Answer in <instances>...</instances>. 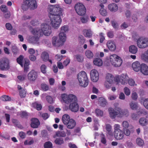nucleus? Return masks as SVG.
Listing matches in <instances>:
<instances>
[{"label":"nucleus","instance_id":"1","mask_svg":"<svg viewBox=\"0 0 148 148\" xmlns=\"http://www.w3.org/2000/svg\"><path fill=\"white\" fill-rule=\"evenodd\" d=\"M77 78L80 86L86 87L88 84V79L86 72L82 71L77 75Z\"/></svg>","mask_w":148,"mask_h":148},{"label":"nucleus","instance_id":"2","mask_svg":"<svg viewBox=\"0 0 148 148\" xmlns=\"http://www.w3.org/2000/svg\"><path fill=\"white\" fill-rule=\"evenodd\" d=\"M49 17L51 21V24L52 26L55 29H57L60 26L62 20L59 15H55L49 14Z\"/></svg>","mask_w":148,"mask_h":148},{"label":"nucleus","instance_id":"3","mask_svg":"<svg viewBox=\"0 0 148 148\" xmlns=\"http://www.w3.org/2000/svg\"><path fill=\"white\" fill-rule=\"evenodd\" d=\"M62 98L63 101L67 104H70L77 102L76 96L72 94H70L68 95H63L62 96Z\"/></svg>","mask_w":148,"mask_h":148},{"label":"nucleus","instance_id":"4","mask_svg":"<svg viewBox=\"0 0 148 148\" xmlns=\"http://www.w3.org/2000/svg\"><path fill=\"white\" fill-rule=\"evenodd\" d=\"M62 11L61 8L58 5H51L48 8V11L51 14L60 16L62 15Z\"/></svg>","mask_w":148,"mask_h":148},{"label":"nucleus","instance_id":"5","mask_svg":"<svg viewBox=\"0 0 148 148\" xmlns=\"http://www.w3.org/2000/svg\"><path fill=\"white\" fill-rule=\"evenodd\" d=\"M137 44L140 48L144 49L148 47V38L140 37L137 40Z\"/></svg>","mask_w":148,"mask_h":148},{"label":"nucleus","instance_id":"6","mask_svg":"<svg viewBox=\"0 0 148 148\" xmlns=\"http://www.w3.org/2000/svg\"><path fill=\"white\" fill-rule=\"evenodd\" d=\"M110 61L112 64L115 67H119L122 63L121 58L116 54H113L110 57Z\"/></svg>","mask_w":148,"mask_h":148},{"label":"nucleus","instance_id":"7","mask_svg":"<svg viewBox=\"0 0 148 148\" xmlns=\"http://www.w3.org/2000/svg\"><path fill=\"white\" fill-rule=\"evenodd\" d=\"M75 10L79 15H84L86 12V9L82 3H77L75 6Z\"/></svg>","mask_w":148,"mask_h":148},{"label":"nucleus","instance_id":"8","mask_svg":"<svg viewBox=\"0 0 148 148\" xmlns=\"http://www.w3.org/2000/svg\"><path fill=\"white\" fill-rule=\"evenodd\" d=\"M9 61L8 59L3 58L0 60V69L2 71H6L10 69Z\"/></svg>","mask_w":148,"mask_h":148},{"label":"nucleus","instance_id":"9","mask_svg":"<svg viewBox=\"0 0 148 148\" xmlns=\"http://www.w3.org/2000/svg\"><path fill=\"white\" fill-rule=\"evenodd\" d=\"M41 28L43 34L45 36H49L51 33V27L47 24L42 23L41 25Z\"/></svg>","mask_w":148,"mask_h":148},{"label":"nucleus","instance_id":"10","mask_svg":"<svg viewBox=\"0 0 148 148\" xmlns=\"http://www.w3.org/2000/svg\"><path fill=\"white\" fill-rule=\"evenodd\" d=\"M115 110L118 111V117L121 118L124 116L127 117L129 115V112L127 109L122 110L119 107H116Z\"/></svg>","mask_w":148,"mask_h":148},{"label":"nucleus","instance_id":"11","mask_svg":"<svg viewBox=\"0 0 148 148\" xmlns=\"http://www.w3.org/2000/svg\"><path fill=\"white\" fill-rule=\"evenodd\" d=\"M37 77V73L33 70L30 72L27 75V79L30 82L34 81Z\"/></svg>","mask_w":148,"mask_h":148},{"label":"nucleus","instance_id":"12","mask_svg":"<svg viewBox=\"0 0 148 148\" xmlns=\"http://www.w3.org/2000/svg\"><path fill=\"white\" fill-rule=\"evenodd\" d=\"M91 78L94 82H97L99 79V74L97 71L93 69L90 72Z\"/></svg>","mask_w":148,"mask_h":148},{"label":"nucleus","instance_id":"13","mask_svg":"<svg viewBox=\"0 0 148 148\" xmlns=\"http://www.w3.org/2000/svg\"><path fill=\"white\" fill-rule=\"evenodd\" d=\"M32 33L34 36L39 38L43 34L41 29L39 28L33 29L32 30Z\"/></svg>","mask_w":148,"mask_h":148},{"label":"nucleus","instance_id":"14","mask_svg":"<svg viewBox=\"0 0 148 148\" xmlns=\"http://www.w3.org/2000/svg\"><path fill=\"white\" fill-rule=\"evenodd\" d=\"M129 77L126 74H122L121 75L119 78V82L123 85H125L127 84Z\"/></svg>","mask_w":148,"mask_h":148},{"label":"nucleus","instance_id":"15","mask_svg":"<svg viewBox=\"0 0 148 148\" xmlns=\"http://www.w3.org/2000/svg\"><path fill=\"white\" fill-rule=\"evenodd\" d=\"M41 57L42 60L44 62L49 61L51 64L52 63V61L49 59V56L48 53L46 51L43 52L41 55Z\"/></svg>","mask_w":148,"mask_h":148},{"label":"nucleus","instance_id":"16","mask_svg":"<svg viewBox=\"0 0 148 148\" xmlns=\"http://www.w3.org/2000/svg\"><path fill=\"white\" fill-rule=\"evenodd\" d=\"M40 125V121L37 118H33L32 119L31 126L32 128H37Z\"/></svg>","mask_w":148,"mask_h":148},{"label":"nucleus","instance_id":"17","mask_svg":"<svg viewBox=\"0 0 148 148\" xmlns=\"http://www.w3.org/2000/svg\"><path fill=\"white\" fill-rule=\"evenodd\" d=\"M59 39L56 36H53L52 38V43L55 46L58 47L63 45Z\"/></svg>","mask_w":148,"mask_h":148},{"label":"nucleus","instance_id":"18","mask_svg":"<svg viewBox=\"0 0 148 148\" xmlns=\"http://www.w3.org/2000/svg\"><path fill=\"white\" fill-rule=\"evenodd\" d=\"M69 108L71 111L76 112H77L79 109V106L77 102L70 104Z\"/></svg>","mask_w":148,"mask_h":148},{"label":"nucleus","instance_id":"19","mask_svg":"<svg viewBox=\"0 0 148 148\" xmlns=\"http://www.w3.org/2000/svg\"><path fill=\"white\" fill-rule=\"evenodd\" d=\"M39 38L37 37L34 36H29L28 38V42L33 44H38Z\"/></svg>","mask_w":148,"mask_h":148},{"label":"nucleus","instance_id":"20","mask_svg":"<svg viewBox=\"0 0 148 148\" xmlns=\"http://www.w3.org/2000/svg\"><path fill=\"white\" fill-rule=\"evenodd\" d=\"M29 1V6L31 10L36 9L38 6L37 1L36 0H28Z\"/></svg>","mask_w":148,"mask_h":148},{"label":"nucleus","instance_id":"21","mask_svg":"<svg viewBox=\"0 0 148 148\" xmlns=\"http://www.w3.org/2000/svg\"><path fill=\"white\" fill-rule=\"evenodd\" d=\"M142 64L137 61H136L133 63L132 64V67L133 70L136 71L138 72L140 70Z\"/></svg>","mask_w":148,"mask_h":148},{"label":"nucleus","instance_id":"22","mask_svg":"<svg viewBox=\"0 0 148 148\" xmlns=\"http://www.w3.org/2000/svg\"><path fill=\"white\" fill-rule=\"evenodd\" d=\"M107 45L109 49L111 51H113L116 49L115 44L113 41H108L107 43Z\"/></svg>","mask_w":148,"mask_h":148},{"label":"nucleus","instance_id":"23","mask_svg":"<svg viewBox=\"0 0 148 148\" xmlns=\"http://www.w3.org/2000/svg\"><path fill=\"white\" fill-rule=\"evenodd\" d=\"M67 123L65 125L68 129H73L76 125L75 121L72 119H71V120Z\"/></svg>","mask_w":148,"mask_h":148},{"label":"nucleus","instance_id":"24","mask_svg":"<svg viewBox=\"0 0 148 148\" xmlns=\"http://www.w3.org/2000/svg\"><path fill=\"white\" fill-rule=\"evenodd\" d=\"M140 70L143 74L146 75H148V66L145 64H142Z\"/></svg>","mask_w":148,"mask_h":148},{"label":"nucleus","instance_id":"25","mask_svg":"<svg viewBox=\"0 0 148 148\" xmlns=\"http://www.w3.org/2000/svg\"><path fill=\"white\" fill-rule=\"evenodd\" d=\"M114 136L115 138L118 140H121L123 138L124 134L122 131L114 133Z\"/></svg>","mask_w":148,"mask_h":148},{"label":"nucleus","instance_id":"26","mask_svg":"<svg viewBox=\"0 0 148 148\" xmlns=\"http://www.w3.org/2000/svg\"><path fill=\"white\" fill-rule=\"evenodd\" d=\"M99 103L101 107H105L108 104L106 100L104 98L101 97L99 99Z\"/></svg>","mask_w":148,"mask_h":148},{"label":"nucleus","instance_id":"27","mask_svg":"<svg viewBox=\"0 0 148 148\" xmlns=\"http://www.w3.org/2000/svg\"><path fill=\"white\" fill-rule=\"evenodd\" d=\"M71 120L69 116L67 114H64L62 116V121L63 123L65 125L67 124Z\"/></svg>","mask_w":148,"mask_h":148},{"label":"nucleus","instance_id":"28","mask_svg":"<svg viewBox=\"0 0 148 148\" xmlns=\"http://www.w3.org/2000/svg\"><path fill=\"white\" fill-rule=\"evenodd\" d=\"M109 10L111 11L115 12L117 10L118 7L116 4L114 3H112L108 5Z\"/></svg>","mask_w":148,"mask_h":148},{"label":"nucleus","instance_id":"29","mask_svg":"<svg viewBox=\"0 0 148 148\" xmlns=\"http://www.w3.org/2000/svg\"><path fill=\"white\" fill-rule=\"evenodd\" d=\"M29 1L28 0H23V3L21 5V8L24 10H27L29 8Z\"/></svg>","mask_w":148,"mask_h":148},{"label":"nucleus","instance_id":"30","mask_svg":"<svg viewBox=\"0 0 148 148\" xmlns=\"http://www.w3.org/2000/svg\"><path fill=\"white\" fill-rule=\"evenodd\" d=\"M139 123L142 126H146L148 124V120L144 117H142L140 119Z\"/></svg>","mask_w":148,"mask_h":148},{"label":"nucleus","instance_id":"31","mask_svg":"<svg viewBox=\"0 0 148 148\" xmlns=\"http://www.w3.org/2000/svg\"><path fill=\"white\" fill-rule=\"evenodd\" d=\"M83 34L86 37L90 38L92 36V32L90 29H84L83 31Z\"/></svg>","mask_w":148,"mask_h":148},{"label":"nucleus","instance_id":"32","mask_svg":"<svg viewBox=\"0 0 148 148\" xmlns=\"http://www.w3.org/2000/svg\"><path fill=\"white\" fill-rule=\"evenodd\" d=\"M118 111L115 110V108L114 110H111L110 112V117L112 119H114L116 116L118 117L119 115Z\"/></svg>","mask_w":148,"mask_h":148},{"label":"nucleus","instance_id":"33","mask_svg":"<svg viewBox=\"0 0 148 148\" xmlns=\"http://www.w3.org/2000/svg\"><path fill=\"white\" fill-rule=\"evenodd\" d=\"M24 63L23 66L24 67V71H28L29 69V61L27 58H25L24 60Z\"/></svg>","mask_w":148,"mask_h":148},{"label":"nucleus","instance_id":"34","mask_svg":"<svg viewBox=\"0 0 148 148\" xmlns=\"http://www.w3.org/2000/svg\"><path fill=\"white\" fill-rule=\"evenodd\" d=\"M129 105L130 108L132 110H136L138 107V103L133 101L130 103Z\"/></svg>","mask_w":148,"mask_h":148},{"label":"nucleus","instance_id":"35","mask_svg":"<svg viewBox=\"0 0 148 148\" xmlns=\"http://www.w3.org/2000/svg\"><path fill=\"white\" fill-rule=\"evenodd\" d=\"M59 39L61 42H62L63 44L66 39V34H64V33H62V32H60L59 34Z\"/></svg>","mask_w":148,"mask_h":148},{"label":"nucleus","instance_id":"36","mask_svg":"<svg viewBox=\"0 0 148 148\" xmlns=\"http://www.w3.org/2000/svg\"><path fill=\"white\" fill-rule=\"evenodd\" d=\"M141 59L144 61L148 62V49L144 53L141 55Z\"/></svg>","mask_w":148,"mask_h":148},{"label":"nucleus","instance_id":"37","mask_svg":"<svg viewBox=\"0 0 148 148\" xmlns=\"http://www.w3.org/2000/svg\"><path fill=\"white\" fill-rule=\"evenodd\" d=\"M137 47L134 45H132L129 47V51L130 52L133 54H135L137 51Z\"/></svg>","mask_w":148,"mask_h":148},{"label":"nucleus","instance_id":"38","mask_svg":"<svg viewBox=\"0 0 148 148\" xmlns=\"http://www.w3.org/2000/svg\"><path fill=\"white\" fill-rule=\"evenodd\" d=\"M93 63L96 65L100 66L102 64V61L100 59L97 58L93 60Z\"/></svg>","mask_w":148,"mask_h":148},{"label":"nucleus","instance_id":"39","mask_svg":"<svg viewBox=\"0 0 148 148\" xmlns=\"http://www.w3.org/2000/svg\"><path fill=\"white\" fill-rule=\"evenodd\" d=\"M12 53L15 55H17L19 53V50L15 45H12Z\"/></svg>","mask_w":148,"mask_h":148},{"label":"nucleus","instance_id":"40","mask_svg":"<svg viewBox=\"0 0 148 148\" xmlns=\"http://www.w3.org/2000/svg\"><path fill=\"white\" fill-rule=\"evenodd\" d=\"M54 143L56 145H61L64 143L63 139L61 138H57L54 140Z\"/></svg>","mask_w":148,"mask_h":148},{"label":"nucleus","instance_id":"41","mask_svg":"<svg viewBox=\"0 0 148 148\" xmlns=\"http://www.w3.org/2000/svg\"><path fill=\"white\" fill-rule=\"evenodd\" d=\"M75 60L79 62H82L84 58L83 56L81 55L77 54L74 56Z\"/></svg>","mask_w":148,"mask_h":148},{"label":"nucleus","instance_id":"42","mask_svg":"<svg viewBox=\"0 0 148 148\" xmlns=\"http://www.w3.org/2000/svg\"><path fill=\"white\" fill-rule=\"evenodd\" d=\"M23 56L22 55H20L16 59L17 62L22 67L23 66Z\"/></svg>","mask_w":148,"mask_h":148},{"label":"nucleus","instance_id":"43","mask_svg":"<svg viewBox=\"0 0 148 148\" xmlns=\"http://www.w3.org/2000/svg\"><path fill=\"white\" fill-rule=\"evenodd\" d=\"M106 81L112 83L113 81V77L110 73H108L106 76Z\"/></svg>","mask_w":148,"mask_h":148},{"label":"nucleus","instance_id":"44","mask_svg":"<svg viewBox=\"0 0 148 148\" xmlns=\"http://www.w3.org/2000/svg\"><path fill=\"white\" fill-rule=\"evenodd\" d=\"M85 55L88 58H91L93 56L92 52L90 50H87L86 51Z\"/></svg>","mask_w":148,"mask_h":148},{"label":"nucleus","instance_id":"45","mask_svg":"<svg viewBox=\"0 0 148 148\" xmlns=\"http://www.w3.org/2000/svg\"><path fill=\"white\" fill-rule=\"evenodd\" d=\"M136 143L139 146H143L144 144L143 140L141 138H137L136 140Z\"/></svg>","mask_w":148,"mask_h":148},{"label":"nucleus","instance_id":"46","mask_svg":"<svg viewBox=\"0 0 148 148\" xmlns=\"http://www.w3.org/2000/svg\"><path fill=\"white\" fill-rule=\"evenodd\" d=\"M56 135L58 137H65L66 136L65 132L64 131H59L56 132Z\"/></svg>","mask_w":148,"mask_h":148},{"label":"nucleus","instance_id":"47","mask_svg":"<svg viewBox=\"0 0 148 148\" xmlns=\"http://www.w3.org/2000/svg\"><path fill=\"white\" fill-rule=\"evenodd\" d=\"M107 131L108 132V134L111 136L113 135V133L112 131V127L110 124H107L106 126Z\"/></svg>","mask_w":148,"mask_h":148},{"label":"nucleus","instance_id":"48","mask_svg":"<svg viewBox=\"0 0 148 148\" xmlns=\"http://www.w3.org/2000/svg\"><path fill=\"white\" fill-rule=\"evenodd\" d=\"M68 26L67 25H64L60 28V32L66 34V33L68 32Z\"/></svg>","mask_w":148,"mask_h":148},{"label":"nucleus","instance_id":"49","mask_svg":"<svg viewBox=\"0 0 148 148\" xmlns=\"http://www.w3.org/2000/svg\"><path fill=\"white\" fill-rule=\"evenodd\" d=\"M112 26L115 29H117L119 27V24L115 20H112L110 21Z\"/></svg>","mask_w":148,"mask_h":148},{"label":"nucleus","instance_id":"50","mask_svg":"<svg viewBox=\"0 0 148 148\" xmlns=\"http://www.w3.org/2000/svg\"><path fill=\"white\" fill-rule=\"evenodd\" d=\"M12 123L14 124L15 126L20 128H22V126L19 124V123L17 120L12 119Z\"/></svg>","mask_w":148,"mask_h":148},{"label":"nucleus","instance_id":"51","mask_svg":"<svg viewBox=\"0 0 148 148\" xmlns=\"http://www.w3.org/2000/svg\"><path fill=\"white\" fill-rule=\"evenodd\" d=\"M41 87L42 89L45 91H47L49 89V86L44 83H42L41 84Z\"/></svg>","mask_w":148,"mask_h":148},{"label":"nucleus","instance_id":"52","mask_svg":"<svg viewBox=\"0 0 148 148\" xmlns=\"http://www.w3.org/2000/svg\"><path fill=\"white\" fill-rule=\"evenodd\" d=\"M33 106L36 108L37 110H41L42 106L41 104L35 102L32 104Z\"/></svg>","mask_w":148,"mask_h":148},{"label":"nucleus","instance_id":"53","mask_svg":"<svg viewBox=\"0 0 148 148\" xmlns=\"http://www.w3.org/2000/svg\"><path fill=\"white\" fill-rule=\"evenodd\" d=\"M137 113L138 115L143 114L144 115H147L148 116V112L146 111L145 110L140 108L137 112Z\"/></svg>","mask_w":148,"mask_h":148},{"label":"nucleus","instance_id":"54","mask_svg":"<svg viewBox=\"0 0 148 148\" xmlns=\"http://www.w3.org/2000/svg\"><path fill=\"white\" fill-rule=\"evenodd\" d=\"M129 125V124L128 122L125 121H123L121 124V125L123 128V130H124L125 129H126L127 128H128Z\"/></svg>","mask_w":148,"mask_h":148},{"label":"nucleus","instance_id":"55","mask_svg":"<svg viewBox=\"0 0 148 148\" xmlns=\"http://www.w3.org/2000/svg\"><path fill=\"white\" fill-rule=\"evenodd\" d=\"M81 21L83 23H87L89 19V18L87 16H85L81 18Z\"/></svg>","mask_w":148,"mask_h":148},{"label":"nucleus","instance_id":"56","mask_svg":"<svg viewBox=\"0 0 148 148\" xmlns=\"http://www.w3.org/2000/svg\"><path fill=\"white\" fill-rule=\"evenodd\" d=\"M114 133L122 131L120 129V126L119 124H116L114 125Z\"/></svg>","mask_w":148,"mask_h":148},{"label":"nucleus","instance_id":"57","mask_svg":"<svg viewBox=\"0 0 148 148\" xmlns=\"http://www.w3.org/2000/svg\"><path fill=\"white\" fill-rule=\"evenodd\" d=\"M19 95L21 98H24L26 95V91L24 89H22L19 92Z\"/></svg>","mask_w":148,"mask_h":148},{"label":"nucleus","instance_id":"58","mask_svg":"<svg viewBox=\"0 0 148 148\" xmlns=\"http://www.w3.org/2000/svg\"><path fill=\"white\" fill-rule=\"evenodd\" d=\"M45 148H52V143L49 142H46L44 145Z\"/></svg>","mask_w":148,"mask_h":148},{"label":"nucleus","instance_id":"59","mask_svg":"<svg viewBox=\"0 0 148 148\" xmlns=\"http://www.w3.org/2000/svg\"><path fill=\"white\" fill-rule=\"evenodd\" d=\"M95 112L97 116H102L103 115V112L99 109H96Z\"/></svg>","mask_w":148,"mask_h":148},{"label":"nucleus","instance_id":"60","mask_svg":"<svg viewBox=\"0 0 148 148\" xmlns=\"http://www.w3.org/2000/svg\"><path fill=\"white\" fill-rule=\"evenodd\" d=\"M18 114L20 115L22 117H25L28 116L27 113L25 111H22L18 112Z\"/></svg>","mask_w":148,"mask_h":148},{"label":"nucleus","instance_id":"61","mask_svg":"<svg viewBox=\"0 0 148 148\" xmlns=\"http://www.w3.org/2000/svg\"><path fill=\"white\" fill-rule=\"evenodd\" d=\"M1 99L4 101H9L10 100V98L7 95H3L1 97Z\"/></svg>","mask_w":148,"mask_h":148},{"label":"nucleus","instance_id":"62","mask_svg":"<svg viewBox=\"0 0 148 148\" xmlns=\"http://www.w3.org/2000/svg\"><path fill=\"white\" fill-rule=\"evenodd\" d=\"M100 14L103 16H106L107 14V12L106 10L104 8H101L99 10Z\"/></svg>","mask_w":148,"mask_h":148},{"label":"nucleus","instance_id":"63","mask_svg":"<svg viewBox=\"0 0 148 148\" xmlns=\"http://www.w3.org/2000/svg\"><path fill=\"white\" fill-rule=\"evenodd\" d=\"M128 27V24L125 22H124L120 26L121 28L122 29H125Z\"/></svg>","mask_w":148,"mask_h":148},{"label":"nucleus","instance_id":"64","mask_svg":"<svg viewBox=\"0 0 148 148\" xmlns=\"http://www.w3.org/2000/svg\"><path fill=\"white\" fill-rule=\"evenodd\" d=\"M112 83L109 82H105L104 84L106 88L108 89L112 86Z\"/></svg>","mask_w":148,"mask_h":148}]
</instances>
